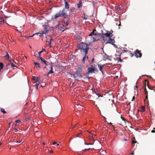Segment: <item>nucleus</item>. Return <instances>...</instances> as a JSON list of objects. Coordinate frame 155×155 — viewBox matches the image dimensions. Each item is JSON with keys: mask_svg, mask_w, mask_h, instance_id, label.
I'll use <instances>...</instances> for the list:
<instances>
[{"mask_svg": "<svg viewBox=\"0 0 155 155\" xmlns=\"http://www.w3.org/2000/svg\"><path fill=\"white\" fill-rule=\"evenodd\" d=\"M43 52V51H41L40 52H39V53H38L39 54H40V55H41V54Z\"/></svg>", "mask_w": 155, "mask_h": 155, "instance_id": "51", "label": "nucleus"}, {"mask_svg": "<svg viewBox=\"0 0 155 155\" xmlns=\"http://www.w3.org/2000/svg\"><path fill=\"white\" fill-rule=\"evenodd\" d=\"M8 65L10 64L12 67H16L17 68V67L16 65H15L13 63H8Z\"/></svg>", "mask_w": 155, "mask_h": 155, "instance_id": "29", "label": "nucleus"}, {"mask_svg": "<svg viewBox=\"0 0 155 155\" xmlns=\"http://www.w3.org/2000/svg\"><path fill=\"white\" fill-rule=\"evenodd\" d=\"M94 58H92V61H91V62H92V63H93V62L94 61Z\"/></svg>", "mask_w": 155, "mask_h": 155, "instance_id": "58", "label": "nucleus"}, {"mask_svg": "<svg viewBox=\"0 0 155 155\" xmlns=\"http://www.w3.org/2000/svg\"><path fill=\"white\" fill-rule=\"evenodd\" d=\"M97 65L100 71L101 72L102 74H103L104 70H103V67L104 66V65H102L101 64H98Z\"/></svg>", "mask_w": 155, "mask_h": 155, "instance_id": "10", "label": "nucleus"}, {"mask_svg": "<svg viewBox=\"0 0 155 155\" xmlns=\"http://www.w3.org/2000/svg\"><path fill=\"white\" fill-rule=\"evenodd\" d=\"M5 56L6 57H7V60H8V59L9 58V54H8V52H6V55H5Z\"/></svg>", "mask_w": 155, "mask_h": 155, "instance_id": "37", "label": "nucleus"}, {"mask_svg": "<svg viewBox=\"0 0 155 155\" xmlns=\"http://www.w3.org/2000/svg\"><path fill=\"white\" fill-rule=\"evenodd\" d=\"M144 94L145 95H148V92L147 91V89L146 88V84H145V88L144 89Z\"/></svg>", "mask_w": 155, "mask_h": 155, "instance_id": "23", "label": "nucleus"}, {"mask_svg": "<svg viewBox=\"0 0 155 155\" xmlns=\"http://www.w3.org/2000/svg\"><path fill=\"white\" fill-rule=\"evenodd\" d=\"M39 79H40L39 77H37V80L38 81V80H39Z\"/></svg>", "mask_w": 155, "mask_h": 155, "instance_id": "59", "label": "nucleus"}, {"mask_svg": "<svg viewBox=\"0 0 155 155\" xmlns=\"http://www.w3.org/2000/svg\"><path fill=\"white\" fill-rule=\"evenodd\" d=\"M78 8H80L82 6V3L81 1H80L78 4H77Z\"/></svg>", "mask_w": 155, "mask_h": 155, "instance_id": "22", "label": "nucleus"}, {"mask_svg": "<svg viewBox=\"0 0 155 155\" xmlns=\"http://www.w3.org/2000/svg\"><path fill=\"white\" fill-rule=\"evenodd\" d=\"M1 111L4 114H5L6 113V112L5 111V109L4 108H1Z\"/></svg>", "mask_w": 155, "mask_h": 155, "instance_id": "34", "label": "nucleus"}, {"mask_svg": "<svg viewBox=\"0 0 155 155\" xmlns=\"http://www.w3.org/2000/svg\"><path fill=\"white\" fill-rule=\"evenodd\" d=\"M44 27V30H45V31H47V33L48 31V26L47 25H45L43 26Z\"/></svg>", "mask_w": 155, "mask_h": 155, "instance_id": "19", "label": "nucleus"}, {"mask_svg": "<svg viewBox=\"0 0 155 155\" xmlns=\"http://www.w3.org/2000/svg\"><path fill=\"white\" fill-rule=\"evenodd\" d=\"M117 60L119 61H122L120 58L119 59H117Z\"/></svg>", "mask_w": 155, "mask_h": 155, "instance_id": "48", "label": "nucleus"}, {"mask_svg": "<svg viewBox=\"0 0 155 155\" xmlns=\"http://www.w3.org/2000/svg\"><path fill=\"white\" fill-rule=\"evenodd\" d=\"M79 134H77V136L75 137H79Z\"/></svg>", "mask_w": 155, "mask_h": 155, "instance_id": "56", "label": "nucleus"}, {"mask_svg": "<svg viewBox=\"0 0 155 155\" xmlns=\"http://www.w3.org/2000/svg\"><path fill=\"white\" fill-rule=\"evenodd\" d=\"M90 139H92L93 140V143H88V145H93V144H94V140L93 139V138L92 137H90Z\"/></svg>", "mask_w": 155, "mask_h": 155, "instance_id": "28", "label": "nucleus"}, {"mask_svg": "<svg viewBox=\"0 0 155 155\" xmlns=\"http://www.w3.org/2000/svg\"><path fill=\"white\" fill-rule=\"evenodd\" d=\"M34 64L35 65H37V66L36 67V68H40V64L38 62H34Z\"/></svg>", "mask_w": 155, "mask_h": 155, "instance_id": "26", "label": "nucleus"}, {"mask_svg": "<svg viewBox=\"0 0 155 155\" xmlns=\"http://www.w3.org/2000/svg\"><path fill=\"white\" fill-rule=\"evenodd\" d=\"M134 151L133 152L131 153V154L132 155H134Z\"/></svg>", "mask_w": 155, "mask_h": 155, "instance_id": "53", "label": "nucleus"}, {"mask_svg": "<svg viewBox=\"0 0 155 155\" xmlns=\"http://www.w3.org/2000/svg\"><path fill=\"white\" fill-rule=\"evenodd\" d=\"M74 8H73L71 9H70V10H71V12H72V11L74 10Z\"/></svg>", "mask_w": 155, "mask_h": 155, "instance_id": "55", "label": "nucleus"}, {"mask_svg": "<svg viewBox=\"0 0 155 155\" xmlns=\"http://www.w3.org/2000/svg\"><path fill=\"white\" fill-rule=\"evenodd\" d=\"M82 67L81 65H78V68L77 69V71H76V73H77V74H78L80 76H81V75H82Z\"/></svg>", "mask_w": 155, "mask_h": 155, "instance_id": "3", "label": "nucleus"}, {"mask_svg": "<svg viewBox=\"0 0 155 155\" xmlns=\"http://www.w3.org/2000/svg\"><path fill=\"white\" fill-rule=\"evenodd\" d=\"M4 18H2L0 17V23L2 24L4 23Z\"/></svg>", "mask_w": 155, "mask_h": 155, "instance_id": "27", "label": "nucleus"}, {"mask_svg": "<svg viewBox=\"0 0 155 155\" xmlns=\"http://www.w3.org/2000/svg\"><path fill=\"white\" fill-rule=\"evenodd\" d=\"M29 118H28V117H26L25 118V120H26V121H27V120H29Z\"/></svg>", "mask_w": 155, "mask_h": 155, "instance_id": "46", "label": "nucleus"}, {"mask_svg": "<svg viewBox=\"0 0 155 155\" xmlns=\"http://www.w3.org/2000/svg\"><path fill=\"white\" fill-rule=\"evenodd\" d=\"M67 16V13L65 12V8H63L62 10H60L58 13L56 14L54 16H53L51 18V19L54 20L59 17H63L64 18H65Z\"/></svg>", "mask_w": 155, "mask_h": 155, "instance_id": "2", "label": "nucleus"}, {"mask_svg": "<svg viewBox=\"0 0 155 155\" xmlns=\"http://www.w3.org/2000/svg\"><path fill=\"white\" fill-rule=\"evenodd\" d=\"M20 121H21V120H16V121H15V122H16L15 125H16V124L17 123H18Z\"/></svg>", "mask_w": 155, "mask_h": 155, "instance_id": "42", "label": "nucleus"}, {"mask_svg": "<svg viewBox=\"0 0 155 155\" xmlns=\"http://www.w3.org/2000/svg\"><path fill=\"white\" fill-rule=\"evenodd\" d=\"M95 94L98 96V98H99L100 97H102V96H101V95H99V92L97 91H95Z\"/></svg>", "mask_w": 155, "mask_h": 155, "instance_id": "32", "label": "nucleus"}, {"mask_svg": "<svg viewBox=\"0 0 155 155\" xmlns=\"http://www.w3.org/2000/svg\"><path fill=\"white\" fill-rule=\"evenodd\" d=\"M134 99H135V97L133 96L132 98V101H133V100H134Z\"/></svg>", "mask_w": 155, "mask_h": 155, "instance_id": "52", "label": "nucleus"}, {"mask_svg": "<svg viewBox=\"0 0 155 155\" xmlns=\"http://www.w3.org/2000/svg\"><path fill=\"white\" fill-rule=\"evenodd\" d=\"M148 95H146L145 99L144 100V102H145V103H149V101H148Z\"/></svg>", "mask_w": 155, "mask_h": 155, "instance_id": "20", "label": "nucleus"}, {"mask_svg": "<svg viewBox=\"0 0 155 155\" xmlns=\"http://www.w3.org/2000/svg\"><path fill=\"white\" fill-rule=\"evenodd\" d=\"M50 36H48V35H46V38H49V37H50Z\"/></svg>", "mask_w": 155, "mask_h": 155, "instance_id": "47", "label": "nucleus"}, {"mask_svg": "<svg viewBox=\"0 0 155 155\" xmlns=\"http://www.w3.org/2000/svg\"><path fill=\"white\" fill-rule=\"evenodd\" d=\"M73 139V138H72V137H71V138H70V140H69V141L71 140L72 139Z\"/></svg>", "mask_w": 155, "mask_h": 155, "instance_id": "64", "label": "nucleus"}, {"mask_svg": "<svg viewBox=\"0 0 155 155\" xmlns=\"http://www.w3.org/2000/svg\"><path fill=\"white\" fill-rule=\"evenodd\" d=\"M39 58L41 60V62H43L46 65L48 64H47V61L45 60V59L44 58H42L41 57H40Z\"/></svg>", "mask_w": 155, "mask_h": 155, "instance_id": "17", "label": "nucleus"}, {"mask_svg": "<svg viewBox=\"0 0 155 155\" xmlns=\"http://www.w3.org/2000/svg\"><path fill=\"white\" fill-rule=\"evenodd\" d=\"M128 50L126 48H124V49L123 50V52H126L128 51Z\"/></svg>", "mask_w": 155, "mask_h": 155, "instance_id": "38", "label": "nucleus"}, {"mask_svg": "<svg viewBox=\"0 0 155 155\" xmlns=\"http://www.w3.org/2000/svg\"><path fill=\"white\" fill-rule=\"evenodd\" d=\"M15 132H16L17 130V128H15Z\"/></svg>", "mask_w": 155, "mask_h": 155, "instance_id": "63", "label": "nucleus"}, {"mask_svg": "<svg viewBox=\"0 0 155 155\" xmlns=\"http://www.w3.org/2000/svg\"><path fill=\"white\" fill-rule=\"evenodd\" d=\"M84 144H85V145H88V143H87L86 142H85L84 143Z\"/></svg>", "mask_w": 155, "mask_h": 155, "instance_id": "62", "label": "nucleus"}, {"mask_svg": "<svg viewBox=\"0 0 155 155\" xmlns=\"http://www.w3.org/2000/svg\"><path fill=\"white\" fill-rule=\"evenodd\" d=\"M56 143H57V142H54L53 143V145H54V144H56Z\"/></svg>", "mask_w": 155, "mask_h": 155, "instance_id": "50", "label": "nucleus"}, {"mask_svg": "<svg viewBox=\"0 0 155 155\" xmlns=\"http://www.w3.org/2000/svg\"><path fill=\"white\" fill-rule=\"evenodd\" d=\"M151 132L152 133H155V125L154 126V127L153 128V130L151 131Z\"/></svg>", "mask_w": 155, "mask_h": 155, "instance_id": "41", "label": "nucleus"}, {"mask_svg": "<svg viewBox=\"0 0 155 155\" xmlns=\"http://www.w3.org/2000/svg\"><path fill=\"white\" fill-rule=\"evenodd\" d=\"M90 40H89L88 41L90 42H93L94 41H96V40L95 39L94 37H92V36H90Z\"/></svg>", "mask_w": 155, "mask_h": 155, "instance_id": "16", "label": "nucleus"}, {"mask_svg": "<svg viewBox=\"0 0 155 155\" xmlns=\"http://www.w3.org/2000/svg\"><path fill=\"white\" fill-rule=\"evenodd\" d=\"M88 71L86 73V75L88 78L90 77H89V74L90 73H92L95 71L94 68H88Z\"/></svg>", "mask_w": 155, "mask_h": 155, "instance_id": "4", "label": "nucleus"}, {"mask_svg": "<svg viewBox=\"0 0 155 155\" xmlns=\"http://www.w3.org/2000/svg\"><path fill=\"white\" fill-rule=\"evenodd\" d=\"M135 55L136 57H141L142 56V53L138 49L136 50V51L135 53Z\"/></svg>", "mask_w": 155, "mask_h": 155, "instance_id": "6", "label": "nucleus"}, {"mask_svg": "<svg viewBox=\"0 0 155 155\" xmlns=\"http://www.w3.org/2000/svg\"><path fill=\"white\" fill-rule=\"evenodd\" d=\"M48 43V45H49L50 47H51L52 46H51V42L48 41H46Z\"/></svg>", "mask_w": 155, "mask_h": 155, "instance_id": "35", "label": "nucleus"}, {"mask_svg": "<svg viewBox=\"0 0 155 155\" xmlns=\"http://www.w3.org/2000/svg\"><path fill=\"white\" fill-rule=\"evenodd\" d=\"M3 64L2 62L0 63V69H1L3 68Z\"/></svg>", "mask_w": 155, "mask_h": 155, "instance_id": "33", "label": "nucleus"}, {"mask_svg": "<svg viewBox=\"0 0 155 155\" xmlns=\"http://www.w3.org/2000/svg\"><path fill=\"white\" fill-rule=\"evenodd\" d=\"M104 58L108 60L109 59V56L106 54L104 55Z\"/></svg>", "mask_w": 155, "mask_h": 155, "instance_id": "25", "label": "nucleus"}, {"mask_svg": "<svg viewBox=\"0 0 155 155\" xmlns=\"http://www.w3.org/2000/svg\"><path fill=\"white\" fill-rule=\"evenodd\" d=\"M121 118L122 119V120H123L124 121L125 120V118L124 117H123L122 116H121Z\"/></svg>", "mask_w": 155, "mask_h": 155, "instance_id": "45", "label": "nucleus"}, {"mask_svg": "<svg viewBox=\"0 0 155 155\" xmlns=\"http://www.w3.org/2000/svg\"><path fill=\"white\" fill-rule=\"evenodd\" d=\"M140 109H141V110H140L141 111H142L143 112L145 111V107L143 106H141L140 108Z\"/></svg>", "mask_w": 155, "mask_h": 155, "instance_id": "24", "label": "nucleus"}, {"mask_svg": "<svg viewBox=\"0 0 155 155\" xmlns=\"http://www.w3.org/2000/svg\"><path fill=\"white\" fill-rule=\"evenodd\" d=\"M50 70L49 71V73H53L54 71H53V67L52 65H51L49 67Z\"/></svg>", "mask_w": 155, "mask_h": 155, "instance_id": "21", "label": "nucleus"}, {"mask_svg": "<svg viewBox=\"0 0 155 155\" xmlns=\"http://www.w3.org/2000/svg\"><path fill=\"white\" fill-rule=\"evenodd\" d=\"M84 19H85V20H86L87 18V17H86L85 16L84 17Z\"/></svg>", "mask_w": 155, "mask_h": 155, "instance_id": "57", "label": "nucleus"}, {"mask_svg": "<svg viewBox=\"0 0 155 155\" xmlns=\"http://www.w3.org/2000/svg\"><path fill=\"white\" fill-rule=\"evenodd\" d=\"M51 41H53V39L51 38L50 39V41L51 42Z\"/></svg>", "mask_w": 155, "mask_h": 155, "instance_id": "49", "label": "nucleus"}, {"mask_svg": "<svg viewBox=\"0 0 155 155\" xmlns=\"http://www.w3.org/2000/svg\"><path fill=\"white\" fill-rule=\"evenodd\" d=\"M91 68H94V66L93 65H91Z\"/></svg>", "mask_w": 155, "mask_h": 155, "instance_id": "61", "label": "nucleus"}, {"mask_svg": "<svg viewBox=\"0 0 155 155\" xmlns=\"http://www.w3.org/2000/svg\"><path fill=\"white\" fill-rule=\"evenodd\" d=\"M84 57L83 58L82 60V62L84 64H85V61L86 60H88V57L87 55V54H84Z\"/></svg>", "mask_w": 155, "mask_h": 155, "instance_id": "12", "label": "nucleus"}, {"mask_svg": "<svg viewBox=\"0 0 155 155\" xmlns=\"http://www.w3.org/2000/svg\"><path fill=\"white\" fill-rule=\"evenodd\" d=\"M36 85L37 86V87H36L37 89H38V87L37 86H38V85H39V84H40V82L38 80H37L36 81Z\"/></svg>", "mask_w": 155, "mask_h": 155, "instance_id": "31", "label": "nucleus"}, {"mask_svg": "<svg viewBox=\"0 0 155 155\" xmlns=\"http://www.w3.org/2000/svg\"><path fill=\"white\" fill-rule=\"evenodd\" d=\"M69 21L67 20V21L65 23L66 25V26L68 25L69 24Z\"/></svg>", "mask_w": 155, "mask_h": 155, "instance_id": "43", "label": "nucleus"}, {"mask_svg": "<svg viewBox=\"0 0 155 155\" xmlns=\"http://www.w3.org/2000/svg\"><path fill=\"white\" fill-rule=\"evenodd\" d=\"M122 7L121 5H119V7H117V10H119L120 9V8Z\"/></svg>", "mask_w": 155, "mask_h": 155, "instance_id": "40", "label": "nucleus"}, {"mask_svg": "<svg viewBox=\"0 0 155 155\" xmlns=\"http://www.w3.org/2000/svg\"><path fill=\"white\" fill-rule=\"evenodd\" d=\"M109 40L107 41L106 44L110 43L111 44L113 45L114 42V39H112L111 38V37L110 38H109Z\"/></svg>", "mask_w": 155, "mask_h": 155, "instance_id": "11", "label": "nucleus"}, {"mask_svg": "<svg viewBox=\"0 0 155 155\" xmlns=\"http://www.w3.org/2000/svg\"><path fill=\"white\" fill-rule=\"evenodd\" d=\"M35 56H36V57L38 58L39 57H40V54H39L38 53H35Z\"/></svg>", "mask_w": 155, "mask_h": 155, "instance_id": "30", "label": "nucleus"}, {"mask_svg": "<svg viewBox=\"0 0 155 155\" xmlns=\"http://www.w3.org/2000/svg\"><path fill=\"white\" fill-rule=\"evenodd\" d=\"M78 48L80 50L82 54H87L89 49L88 45L85 43H81L78 46Z\"/></svg>", "mask_w": 155, "mask_h": 155, "instance_id": "1", "label": "nucleus"}, {"mask_svg": "<svg viewBox=\"0 0 155 155\" xmlns=\"http://www.w3.org/2000/svg\"><path fill=\"white\" fill-rule=\"evenodd\" d=\"M65 3V6L64 8H65V9H68L70 7L69 4L67 2H64Z\"/></svg>", "mask_w": 155, "mask_h": 155, "instance_id": "14", "label": "nucleus"}, {"mask_svg": "<svg viewBox=\"0 0 155 155\" xmlns=\"http://www.w3.org/2000/svg\"><path fill=\"white\" fill-rule=\"evenodd\" d=\"M113 31H111V32H109V33H108V31L106 33H103L102 34L103 36H102V38L103 39V40L104 41V36H105L106 37L109 38H110V37H111V35L112 34V33L113 32Z\"/></svg>", "mask_w": 155, "mask_h": 155, "instance_id": "5", "label": "nucleus"}, {"mask_svg": "<svg viewBox=\"0 0 155 155\" xmlns=\"http://www.w3.org/2000/svg\"><path fill=\"white\" fill-rule=\"evenodd\" d=\"M124 140L125 141H126L127 140V139L126 138H124Z\"/></svg>", "mask_w": 155, "mask_h": 155, "instance_id": "60", "label": "nucleus"}, {"mask_svg": "<svg viewBox=\"0 0 155 155\" xmlns=\"http://www.w3.org/2000/svg\"><path fill=\"white\" fill-rule=\"evenodd\" d=\"M135 140V139L134 137L133 138V140L132 141V146H134V143H137V141H136Z\"/></svg>", "mask_w": 155, "mask_h": 155, "instance_id": "18", "label": "nucleus"}, {"mask_svg": "<svg viewBox=\"0 0 155 155\" xmlns=\"http://www.w3.org/2000/svg\"><path fill=\"white\" fill-rule=\"evenodd\" d=\"M129 52L130 55V57H132L134 55V54L133 53H132L130 51H129Z\"/></svg>", "mask_w": 155, "mask_h": 155, "instance_id": "39", "label": "nucleus"}, {"mask_svg": "<svg viewBox=\"0 0 155 155\" xmlns=\"http://www.w3.org/2000/svg\"><path fill=\"white\" fill-rule=\"evenodd\" d=\"M22 141V139H19V140H17L16 142L17 143H21Z\"/></svg>", "mask_w": 155, "mask_h": 155, "instance_id": "36", "label": "nucleus"}, {"mask_svg": "<svg viewBox=\"0 0 155 155\" xmlns=\"http://www.w3.org/2000/svg\"><path fill=\"white\" fill-rule=\"evenodd\" d=\"M60 25V22L59 21L58 23V24L56 26V28H57L58 26H59L58 27V29L60 31H62V32L64 31V30H63L61 26H59V25Z\"/></svg>", "mask_w": 155, "mask_h": 155, "instance_id": "13", "label": "nucleus"}, {"mask_svg": "<svg viewBox=\"0 0 155 155\" xmlns=\"http://www.w3.org/2000/svg\"><path fill=\"white\" fill-rule=\"evenodd\" d=\"M119 24L118 25L119 26H120L121 25V23L120 21H119Z\"/></svg>", "mask_w": 155, "mask_h": 155, "instance_id": "54", "label": "nucleus"}, {"mask_svg": "<svg viewBox=\"0 0 155 155\" xmlns=\"http://www.w3.org/2000/svg\"><path fill=\"white\" fill-rule=\"evenodd\" d=\"M47 33V31H41L39 32H38L37 34H40L39 36H43L44 34H46Z\"/></svg>", "mask_w": 155, "mask_h": 155, "instance_id": "15", "label": "nucleus"}, {"mask_svg": "<svg viewBox=\"0 0 155 155\" xmlns=\"http://www.w3.org/2000/svg\"><path fill=\"white\" fill-rule=\"evenodd\" d=\"M99 35L95 29H94L93 31L89 35V36H91L92 35L97 36Z\"/></svg>", "mask_w": 155, "mask_h": 155, "instance_id": "7", "label": "nucleus"}, {"mask_svg": "<svg viewBox=\"0 0 155 155\" xmlns=\"http://www.w3.org/2000/svg\"><path fill=\"white\" fill-rule=\"evenodd\" d=\"M73 76L74 77L76 80H77L78 81H79V79L81 78L82 77V75H81V76H80L79 75L77 74V73H76L75 74H74L73 75Z\"/></svg>", "mask_w": 155, "mask_h": 155, "instance_id": "8", "label": "nucleus"}, {"mask_svg": "<svg viewBox=\"0 0 155 155\" xmlns=\"http://www.w3.org/2000/svg\"><path fill=\"white\" fill-rule=\"evenodd\" d=\"M146 82H147V86L148 88L150 90H153L155 91V86H150L149 85L148 82L146 80H145Z\"/></svg>", "mask_w": 155, "mask_h": 155, "instance_id": "9", "label": "nucleus"}, {"mask_svg": "<svg viewBox=\"0 0 155 155\" xmlns=\"http://www.w3.org/2000/svg\"><path fill=\"white\" fill-rule=\"evenodd\" d=\"M50 74V73H49V72H48V73H45V76H48V75H49V74Z\"/></svg>", "mask_w": 155, "mask_h": 155, "instance_id": "44", "label": "nucleus"}]
</instances>
